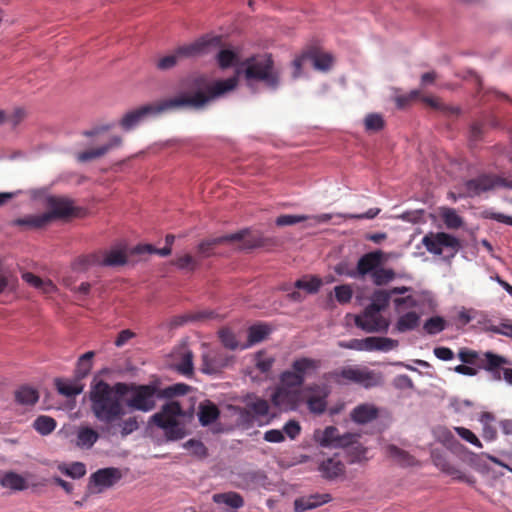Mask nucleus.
Wrapping results in <instances>:
<instances>
[{"label": "nucleus", "mask_w": 512, "mask_h": 512, "mask_svg": "<svg viewBox=\"0 0 512 512\" xmlns=\"http://www.w3.org/2000/svg\"><path fill=\"white\" fill-rule=\"evenodd\" d=\"M420 324V315L415 311L407 312L401 315L395 324V330L399 333H405L416 329Z\"/></svg>", "instance_id": "nucleus-30"}, {"label": "nucleus", "mask_w": 512, "mask_h": 512, "mask_svg": "<svg viewBox=\"0 0 512 512\" xmlns=\"http://www.w3.org/2000/svg\"><path fill=\"white\" fill-rule=\"evenodd\" d=\"M432 459L434 465L440 469L446 475L452 477L454 480L466 482L470 485L475 483V478L467 476L461 469H459L454 463L448 460L444 455L440 453H433Z\"/></svg>", "instance_id": "nucleus-18"}, {"label": "nucleus", "mask_w": 512, "mask_h": 512, "mask_svg": "<svg viewBox=\"0 0 512 512\" xmlns=\"http://www.w3.org/2000/svg\"><path fill=\"white\" fill-rule=\"evenodd\" d=\"M379 416V409L370 403H363L357 405L350 413L351 420L357 424H367L377 419Z\"/></svg>", "instance_id": "nucleus-24"}, {"label": "nucleus", "mask_w": 512, "mask_h": 512, "mask_svg": "<svg viewBox=\"0 0 512 512\" xmlns=\"http://www.w3.org/2000/svg\"><path fill=\"white\" fill-rule=\"evenodd\" d=\"M183 416L184 411L179 402L170 401L150 417V423L162 429L168 440H179L186 435L184 424L180 419Z\"/></svg>", "instance_id": "nucleus-3"}, {"label": "nucleus", "mask_w": 512, "mask_h": 512, "mask_svg": "<svg viewBox=\"0 0 512 512\" xmlns=\"http://www.w3.org/2000/svg\"><path fill=\"white\" fill-rule=\"evenodd\" d=\"M395 310L400 313L403 308H413L417 306V301L411 295L406 297H399L393 300Z\"/></svg>", "instance_id": "nucleus-61"}, {"label": "nucleus", "mask_w": 512, "mask_h": 512, "mask_svg": "<svg viewBox=\"0 0 512 512\" xmlns=\"http://www.w3.org/2000/svg\"><path fill=\"white\" fill-rule=\"evenodd\" d=\"M247 408L256 416H266L269 412L268 402L259 398L247 403Z\"/></svg>", "instance_id": "nucleus-56"}, {"label": "nucleus", "mask_w": 512, "mask_h": 512, "mask_svg": "<svg viewBox=\"0 0 512 512\" xmlns=\"http://www.w3.org/2000/svg\"><path fill=\"white\" fill-rule=\"evenodd\" d=\"M13 225L24 227L25 229H40L48 224V216L44 213L36 215H27L13 221Z\"/></svg>", "instance_id": "nucleus-31"}, {"label": "nucleus", "mask_w": 512, "mask_h": 512, "mask_svg": "<svg viewBox=\"0 0 512 512\" xmlns=\"http://www.w3.org/2000/svg\"><path fill=\"white\" fill-rule=\"evenodd\" d=\"M320 70V49L316 46L310 47L296 57L293 61V77L301 75L302 69Z\"/></svg>", "instance_id": "nucleus-17"}, {"label": "nucleus", "mask_w": 512, "mask_h": 512, "mask_svg": "<svg viewBox=\"0 0 512 512\" xmlns=\"http://www.w3.org/2000/svg\"><path fill=\"white\" fill-rule=\"evenodd\" d=\"M364 126L367 131L378 132L385 126V121L379 113H369L364 119Z\"/></svg>", "instance_id": "nucleus-45"}, {"label": "nucleus", "mask_w": 512, "mask_h": 512, "mask_svg": "<svg viewBox=\"0 0 512 512\" xmlns=\"http://www.w3.org/2000/svg\"><path fill=\"white\" fill-rule=\"evenodd\" d=\"M329 379L338 384L354 383L364 388L376 387L382 384L380 372L362 366H346L329 374Z\"/></svg>", "instance_id": "nucleus-5"}, {"label": "nucleus", "mask_w": 512, "mask_h": 512, "mask_svg": "<svg viewBox=\"0 0 512 512\" xmlns=\"http://www.w3.org/2000/svg\"><path fill=\"white\" fill-rule=\"evenodd\" d=\"M220 416V410L216 404L207 400L199 406L198 417L202 426L214 423Z\"/></svg>", "instance_id": "nucleus-28"}, {"label": "nucleus", "mask_w": 512, "mask_h": 512, "mask_svg": "<svg viewBox=\"0 0 512 512\" xmlns=\"http://www.w3.org/2000/svg\"><path fill=\"white\" fill-rule=\"evenodd\" d=\"M345 465L338 454L333 457L322 459V478L336 479L344 476Z\"/></svg>", "instance_id": "nucleus-26"}, {"label": "nucleus", "mask_w": 512, "mask_h": 512, "mask_svg": "<svg viewBox=\"0 0 512 512\" xmlns=\"http://www.w3.org/2000/svg\"><path fill=\"white\" fill-rule=\"evenodd\" d=\"M222 36L206 35L199 38L193 43L179 46L175 49V52L179 60L186 58H194L210 53L214 49L222 47Z\"/></svg>", "instance_id": "nucleus-10"}, {"label": "nucleus", "mask_w": 512, "mask_h": 512, "mask_svg": "<svg viewBox=\"0 0 512 512\" xmlns=\"http://www.w3.org/2000/svg\"><path fill=\"white\" fill-rule=\"evenodd\" d=\"M445 329V321L439 316L429 318L424 324V330L431 335L440 333Z\"/></svg>", "instance_id": "nucleus-51"}, {"label": "nucleus", "mask_w": 512, "mask_h": 512, "mask_svg": "<svg viewBox=\"0 0 512 512\" xmlns=\"http://www.w3.org/2000/svg\"><path fill=\"white\" fill-rule=\"evenodd\" d=\"M320 505V496L318 494L303 496L294 501V508L296 512H305L307 510L316 508Z\"/></svg>", "instance_id": "nucleus-41"}, {"label": "nucleus", "mask_w": 512, "mask_h": 512, "mask_svg": "<svg viewBox=\"0 0 512 512\" xmlns=\"http://www.w3.org/2000/svg\"><path fill=\"white\" fill-rule=\"evenodd\" d=\"M305 219L306 218L304 216L285 214V215H280L279 217H277L275 223L277 226H280V227L291 226V225L300 223V222L304 221Z\"/></svg>", "instance_id": "nucleus-60"}, {"label": "nucleus", "mask_w": 512, "mask_h": 512, "mask_svg": "<svg viewBox=\"0 0 512 512\" xmlns=\"http://www.w3.org/2000/svg\"><path fill=\"white\" fill-rule=\"evenodd\" d=\"M274 406L283 410H295L302 403H307L311 412L320 413V396H309L301 389H290L279 386L271 397Z\"/></svg>", "instance_id": "nucleus-4"}, {"label": "nucleus", "mask_w": 512, "mask_h": 512, "mask_svg": "<svg viewBox=\"0 0 512 512\" xmlns=\"http://www.w3.org/2000/svg\"><path fill=\"white\" fill-rule=\"evenodd\" d=\"M56 426V420L46 415L38 416L33 422V428L41 435H48L52 433Z\"/></svg>", "instance_id": "nucleus-40"}, {"label": "nucleus", "mask_w": 512, "mask_h": 512, "mask_svg": "<svg viewBox=\"0 0 512 512\" xmlns=\"http://www.w3.org/2000/svg\"><path fill=\"white\" fill-rule=\"evenodd\" d=\"M179 61L180 60L174 50L172 54H169V55L159 58L156 61L155 65L158 70L167 71V70L174 68L178 64Z\"/></svg>", "instance_id": "nucleus-50"}, {"label": "nucleus", "mask_w": 512, "mask_h": 512, "mask_svg": "<svg viewBox=\"0 0 512 512\" xmlns=\"http://www.w3.org/2000/svg\"><path fill=\"white\" fill-rule=\"evenodd\" d=\"M122 138L120 136H113L110 141L97 148L88 149L77 154L79 162H88L104 156L111 149L121 146Z\"/></svg>", "instance_id": "nucleus-23"}, {"label": "nucleus", "mask_w": 512, "mask_h": 512, "mask_svg": "<svg viewBox=\"0 0 512 512\" xmlns=\"http://www.w3.org/2000/svg\"><path fill=\"white\" fill-rule=\"evenodd\" d=\"M282 432L290 439H295L300 434L301 427L297 421L290 420L284 425Z\"/></svg>", "instance_id": "nucleus-63"}, {"label": "nucleus", "mask_w": 512, "mask_h": 512, "mask_svg": "<svg viewBox=\"0 0 512 512\" xmlns=\"http://www.w3.org/2000/svg\"><path fill=\"white\" fill-rule=\"evenodd\" d=\"M60 470L72 478H81L86 474V467L81 462H74L68 467L60 468Z\"/></svg>", "instance_id": "nucleus-58"}, {"label": "nucleus", "mask_w": 512, "mask_h": 512, "mask_svg": "<svg viewBox=\"0 0 512 512\" xmlns=\"http://www.w3.org/2000/svg\"><path fill=\"white\" fill-rule=\"evenodd\" d=\"M213 501L217 504H224L234 509H239L244 506V499L237 492H225L214 494Z\"/></svg>", "instance_id": "nucleus-36"}, {"label": "nucleus", "mask_w": 512, "mask_h": 512, "mask_svg": "<svg viewBox=\"0 0 512 512\" xmlns=\"http://www.w3.org/2000/svg\"><path fill=\"white\" fill-rule=\"evenodd\" d=\"M455 432L458 434L459 437H461L463 440L467 441L468 443L476 446L477 448H482V443L478 439V437L468 428L456 426L454 427Z\"/></svg>", "instance_id": "nucleus-55"}, {"label": "nucleus", "mask_w": 512, "mask_h": 512, "mask_svg": "<svg viewBox=\"0 0 512 512\" xmlns=\"http://www.w3.org/2000/svg\"><path fill=\"white\" fill-rule=\"evenodd\" d=\"M99 439L96 430L90 427H80L77 431L76 446L82 449H90Z\"/></svg>", "instance_id": "nucleus-34"}, {"label": "nucleus", "mask_w": 512, "mask_h": 512, "mask_svg": "<svg viewBox=\"0 0 512 512\" xmlns=\"http://www.w3.org/2000/svg\"><path fill=\"white\" fill-rule=\"evenodd\" d=\"M176 369L184 376L193 374V353L191 351H185L181 355L179 363L176 364Z\"/></svg>", "instance_id": "nucleus-46"}, {"label": "nucleus", "mask_w": 512, "mask_h": 512, "mask_svg": "<svg viewBox=\"0 0 512 512\" xmlns=\"http://www.w3.org/2000/svg\"><path fill=\"white\" fill-rule=\"evenodd\" d=\"M357 327L368 333L386 331L389 327L388 320L377 309L367 306L363 313L355 317Z\"/></svg>", "instance_id": "nucleus-13"}, {"label": "nucleus", "mask_w": 512, "mask_h": 512, "mask_svg": "<svg viewBox=\"0 0 512 512\" xmlns=\"http://www.w3.org/2000/svg\"><path fill=\"white\" fill-rule=\"evenodd\" d=\"M38 399V391L30 386H21L15 392V400L22 405H34Z\"/></svg>", "instance_id": "nucleus-39"}, {"label": "nucleus", "mask_w": 512, "mask_h": 512, "mask_svg": "<svg viewBox=\"0 0 512 512\" xmlns=\"http://www.w3.org/2000/svg\"><path fill=\"white\" fill-rule=\"evenodd\" d=\"M128 396L126 406L132 411L150 412L161 399L156 383L136 384L117 382L110 385L99 381L90 392L91 410L101 423H112L125 415L122 398Z\"/></svg>", "instance_id": "nucleus-2"}, {"label": "nucleus", "mask_w": 512, "mask_h": 512, "mask_svg": "<svg viewBox=\"0 0 512 512\" xmlns=\"http://www.w3.org/2000/svg\"><path fill=\"white\" fill-rule=\"evenodd\" d=\"M237 83V77L211 83L205 74L188 75L180 80V88L186 92L128 111L121 118L119 125L123 130L130 131L151 116L183 108L203 109L213 100L233 90Z\"/></svg>", "instance_id": "nucleus-1"}, {"label": "nucleus", "mask_w": 512, "mask_h": 512, "mask_svg": "<svg viewBox=\"0 0 512 512\" xmlns=\"http://www.w3.org/2000/svg\"><path fill=\"white\" fill-rule=\"evenodd\" d=\"M200 262L189 254L178 257L173 261V265L182 270L194 271Z\"/></svg>", "instance_id": "nucleus-49"}, {"label": "nucleus", "mask_w": 512, "mask_h": 512, "mask_svg": "<svg viewBox=\"0 0 512 512\" xmlns=\"http://www.w3.org/2000/svg\"><path fill=\"white\" fill-rule=\"evenodd\" d=\"M0 484L2 487L14 491H23L28 487L26 480L20 474L13 471L4 473L0 479Z\"/></svg>", "instance_id": "nucleus-35"}, {"label": "nucleus", "mask_w": 512, "mask_h": 512, "mask_svg": "<svg viewBox=\"0 0 512 512\" xmlns=\"http://www.w3.org/2000/svg\"><path fill=\"white\" fill-rule=\"evenodd\" d=\"M231 361V357L217 350H211L202 355V372L206 374L219 373L223 368L227 367Z\"/></svg>", "instance_id": "nucleus-19"}, {"label": "nucleus", "mask_w": 512, "mask_h": 512, "mask_svg": "<svg viewBox=\"0 0 512 512\" xmlns=\"http://www.w3.org/2000/svg\"><path fill=\"white\" fill-rule=\"evenodd\" d=\"M497 187L512 189V180L491 174H481L465 182L466 194L469 197L480 196L481 194L494 190Z\"/></svg>", "instance_id": "nucleus-11"}, {"label": "nucleus", "mask_w": 512, "mask_h": 512, "mask_svg": "<svg viewBox=\"0 0 512 512\" xmlns=\"http://www.w3.org/2000/svg\"><path fill=\"white\" fill-rule=\"evenodd\" d=\"M127 262V255L123 250L112 249L109 251H98L79 257L74 265L76 269L85 270L90 266L116 267Z\"/></svg>", "instance_id": "nucleus-8"}, {"label": "nucleus", "mask_w": 512, "mask_h": 512, "mask_svg": "<svg viewBox=\"0 0 512 512\" xmlns=\"http://www.w3.org/2000/svg\"><path fill=\"white\" fill-rule=\"evenodd\" d=\"M396 277V273L393 269L390 268H384L379 266L376 271H374L372 275V281L377 286H383L392 280H394Z\"/></svg>", "instance_id": "nucleus-42"}, {"label": "nucleus", "mask_w": 512, "mask_h": 512, "mask_svg": "<svg viewBox=\"0 0 512 512\" xmlns=\"http://www.w3.org/2000/svg\"><path fill=\"white\" fill-rule=\"evenodd\" d=\"M368 351H390L398 346V341L387 337H368Z\"/></svg>", "instance_id": "nucleus-38"}, {"label": "nucleus", "mask_w": 512, "mask_h": 512, "mask_svg": "<svg viewBox=\"0 0 512 512\" xmlns=\"http://www.w3.org/2000/svg\"><path fill=\"white\" fill-rule=\"evenodd\" d=\"M420 97V91L412 90L407 95L397 96L395 102L398 108L403 109L410 104L411 101Z\"/></svg>", "instance_id": "nucleus-62"}, {"label": "nucleus", "mask_w": 512, "mask_h": 512, "mask_svg": "<svg viewBox=\"0 0 512 512\" xmlns=\"http://www.w3.org/2000/svg\"><path fill=\"white\" fill-rule=\"evenodd\" d=\"M272 329L267 324L253 325L248 329V342L241 346V349H246L254 344L263 341L270 333Z\"/></svg>", "instance_id": "nucleus-33"}, {"label": "nucleus", "mask_w": 512, "mask_h": 512, "mask_svg": "<svg viewBox=\"0 0 512 512\" xmlns=\"http://www.w3.org/2000/svg\"><path fill=\"white\" fill-rule=\"evenodd\" d=\"M506 364H508V360L505 357L487 351L482 353L479 368L489 372L493 380L500 381L502 379L501 372L504 369L503 366Z\"/></svg>", "instance_id": "nucleus-20"}, {"label": "nucleus", "mask_w": 512, "mask_h": 512, "mask_svg": "<svg viewBox=\"0 0 512 512\" xmlns=\"http://www.w3.org/2000/svg\"><path fill=\"white\" fill-rule=\"evenodd\" d=\"M80 381L81 380H77L76 378L74 380L56 378L55 386L61 395L73 397L79 395L83 391L84 386Z\"/></svg>", "instance_id": "nucleus-29"}, {"label": "nucleus", "mask_w": 512, "mask_h": 512, "mask_svg": "<svg viewBox=\"0 0 512 512\" xmlns=\"http://www.w3.org/2000/svg\"><path fill=\"white\" fill-rule=\"evenodd\" d=\"M122 478V472L119 468L107 467L102 468L94 472L90 476V483L96 487H99V492L103 488L112 487Z\"/></svg>", "instance_id": "nucleus-21"}, {"label": "nucleus", "mask_w": 512, "mask_h": 512, "mask_svg": "<svg viewBox=\"0 0 512 512\" xmlns=\"http://www.w3.org/2000/svg\"><path fill=\"white\" fill-rule=\"evenodd\" d=\"M94 356L95 353L93 351H88L78 359L74 372L77 380H82L88 376L93 366L92 360Z\"/></svg>", "instance_id": "nucleus-37"}, {"label": "nucleus", "mask_w": 512, "mask_h": 512, "mask_svg": "<svg viewBox=\"0 0 512 512\" xmlns=\"http://www.w3.org/2000/svg\"><path fill=\"white\" fill-rule=\"evenodd\" d=\"M385 453L389 458L401 466H412L415 463V459L412 455L394 444L387 445Z\"/></svg>", "instance_id": "nucleus-32"}, {"label": "nucleus", "mask_w": 512, "mask_h": 512, "mask_svg": "<svg viewBox=\"0 0 512 512\" xmlns=\"http://www.w3.org/2000/svg\"><path fill=\"white\" fill-rule=\"evenodd\" d=\"M443 220L445 225L450 229H457L462 226V218L454 209L448 208L443 212Z\"/></svg>", "instance_id": "nucleus-52"}, {"label": "nucleus", "mask_w": 512, "mask_h": 512, "mask_svg": "<svg viewBox=\"0 0 512 512\" xmlns=\"http://www.w3.org/2000/svg\"><path fill=\"white\" fill-rule=\"evenodd\" d=\"M190 387L183 383H177L164 389L160 388L161 399H168L174 396H181L188 393Z\"/></svg>", "instance_id": "nucleus-47"}, {"label": "nucleus", "mask_w": 512, "mask_h": 512, "mask_svg": "<svg viewBox=\"0 0 512 512\" xmlns=\"http://www.w3.org/2000/svg\"><path fill=\"white\" fill-rule=\"evenodd\" d=\"M48 211L44 212L48 216V224L54 220H67L78 217L82 209L74 205V201L64 196H49L46 199Z\"/></svg>", "instance_id": "nucleus-9"}, {"label": "nucleus", "mask_w": 512, "mask_h": 512, "mask_svg": "<svg viewBox=\"0 0 512 512\" xmlns=\"http://www.w3.org/2000/svg\"><path fill=\"white\" fill-rule=\"evenodd\" d=\"M390 299L391 293L388 290H376L372 295V302L369 306L381 312L388 307Z\"/></svg>", "instance_id": "nucleus-44"}, {"label": "nucleus", "mask_w": 512, "mask_h": 512, "mask_svg": "<svg viewBox=\"0 0 512 512\" xmlns=\"http://www.w3.org/2000/svg\"><path fill=\"white\" fill-rule=\"evenodd\" d=\"M317 373V362L308 358H300L292 363V369L280 375V386L300 389L303 382Z\"/></svg>", "instance_id": "nucleus-7"}, {"label": "nucleus", "mask_w": 512, "mask_h": 512, "mask_svg": "<svg viewBox=\"0 0 512 512\" xmlns=\"http://www.w3.org/2000/svg\"><path fill=\"white\" fill-rule=\"evenodd\" d=\"M235 234H242L239 239L228 240V242H240L239 248L242 250H251L258 247H263L266 243L265 238L259 232H251L244 229L236 232Z\"/></svg>", "instance_id": "nucleus-25"}, {"label": "nucleus", "mask_w": 512, "mask_h": 512, "mask_svg": "<svg viewBox=\"0 0 512 512\" xmlns=\"http://www.w3.org/2000/svg\"><path fill=\"white\" fill-rule=\"evenodd\" d=\"M282 289L287 291V297L294 302H301L307 295L315 294L320 289V278L317 276L305 275L294 283V290L290 291L288 286Z\"/></svg>", "instance_id": "nucleus-14"}, {"label": "nucleus", "mask_w": 512, "mask_h": 512, "mask_svg": "<svg viewBox=\"0 0 512 512\" xmlns=\"http://www.w3.org/2000/svg\"><path fill=\"white\" fill-rule=\"evenodd\" d=\"M216 59L221 69H227L237 63L238 55L233 50L221 49L217 53Z\"/></svg>", "instance_id": "nucleus-43"}, {"label": "nucleus", "mask_w": 512, "mask_h": 512, "mask_svg": "<svg viewBox=\"0 0 512 512\" xmlns=\"http://www.w3.org/2000/svg\"><path fill=\"white\" fill-rule=\"evenodd\" d=\"M219 338L223 346L230 350H235L242 346L237 341L235 334L228 328H223L219 331Z\"/></svg>", "instance_id": "nucleus-48"}, {"label": "nucleus", "mask_w": 512, "mask_h": 512, "mask_svg": "<svg viewBox=\"0 0 512 512\" xmlns=\"http://www.w3.org/2000/svg\"><path fill=\"white\" fill-rule=\"evenodd\" d=\"M359 437L360 435L357 433L341 434L336 427L329 426L322 432V447L347 448L356 443Z\"/></svg>", "instance_id": "nucleus-16"}, {"label": "nucleus", "mask_w": 512, "mask_h": 512, "mask_svg": "<svg viewBox=\"0 0 512 512\" xmlns=\"http://www.w3.org/2000/svg\"><path fill=\"white\" fill-rule=\"evenodd\" d=\"M185 447L188 449H192L193 453L198 456H205L206 455V447L205 445L195 439H190L185 443Z\"/></svg>", "instance_id": "nucleus-64"}, {"label": "nucleus", "mask_w": 512, "mask_h": 512, "mask_svg": "<svg viewBox=\"0 0 512 512\" xmlns=\"http://www.w3.org/2000/svg\"><path fill=\"white\" fill-rule=\"evenodd\" d=\"M422 244L428 252L434 255H441L444 249L451 251L454 256L461 248L459 239L445 232H430L422 238Z\"/></svg>", "instance_id": "nucleus-12"}, {"label": "nucleus", "mask_w": 512, "mask_h": 512, "mask_svg": "<svg viewBox=\"0 0 512 512\" xmlns=\"http://www.w3.org/2000/svg\"><path fill=\"white\" fill-rule=\"evenodd\" d=\"M274 358L267 356L264 352L260 351L255 355V366L262 373H267L272 368Z\"/></svg>", "instance_id": "nucleus-53"}, {"label": "nucleus", "mask_w": 512, "mask_h": 512, "mask_svg": "<svg viewBox=\"0 0 512 512\" xmlns=\"http://www.w3.org/2000/svg\"><path fill=\"white\" fill-rule=\"evenodd\" d=\"M349 457L351 463H358L362 461H366V453L367 448L363 445L359 444L358 441L352 445H350Z\"/></svg>", "instance_id": "nucleus-54"}, {"label": "nucleus", "mask_w": 512, "mask_h": 512, "mask_svg": "<svg viewBox=\"0 0 512 512\" xmlns=\"http://www.w3.org/2000/svg\"><path fill=\"white\" fill-rule=\"evenodd\" d=\"M104 424L106 425L105 432H107L109 435L115 436L120 434L123 438L139 429L137 416H130L125 419H123L122 416L118 421Z\"/></svg>", "instance_id": "nucleus-22"}, {"label": "nucleus", "mask_w": 512, "mask_h": 512, "mask_svg": "<svg viewBox=\"0 0 512 512\" xmlns=\"http://www.w3.org/2000/svg\"><path fill=\"white\" fill-rule=\"evenodd\" d=\"M335 298L341 303H348L352 298V289L349 285H338L334 288Z\"/></svg>", "instance_id": "nucleus-59"}, {"label": "nucleus", "mask_w": 512, "mask_h": 512, "mask_svg": "<svg viewBox=\"0 0 512 512\" xmlns=\"http://www.w3.org/2000/svg\"><path fill=\"white\" fill-rule=\"evenodd\" d=\"M384 261L383 251L375 250L368 252L359 258L355 270H353L349 275L353 278L359 279H363L367 275L372 277L374 271H376Z\"/></svg>", "instance_id": "nucleus-15"}, {"label": "nucleus", "mask_w": 512, "mask_h": 512, "mask_svg": "<svg viewBox=\"0 0 512 512\" xmlns=\"http://www.w3.org/2000/svg\"><path fill=\"white\" fill-rule=\"evenodd\" d=\"M244 75L249 83L263 82L271 88L278 84V76L274 72L273 60L268 55L251 57L243 64Z\"/></svg>", "instance_id": "nucleus-6"}, {"label": "nucleus", "mask_w": 512, "mask_h": 512, "mask_svg": "<svg viewBox=\"0 0 512 512\" xmlns=\"http://www.w3.org/2000/svg\"><path fill=\"white\" fill-rule=\"evenodd\" d=\"M241 237L242 234H228L202 241L198 245V253L202 258L209 257L213 254V249L215 246L226 243L228 240L239 239Z\"/></svg>", "instance_id": "nucleus-27"}, {"label": "nucleus", "mask_w": 512, "mask_h": 512, "mask_svg": "<svg viewBox=\"0 0 512 512\" xmlns=\"http://www.w3.org/2000/svg\"><path fill=\"white\" fill-rule=\"evenodd\" d=\"M482 354L469 349H461L458 353V358L465 364L478 365Z\"/></svg>", "instance_id": "nucleus-57"}]
</instances>
